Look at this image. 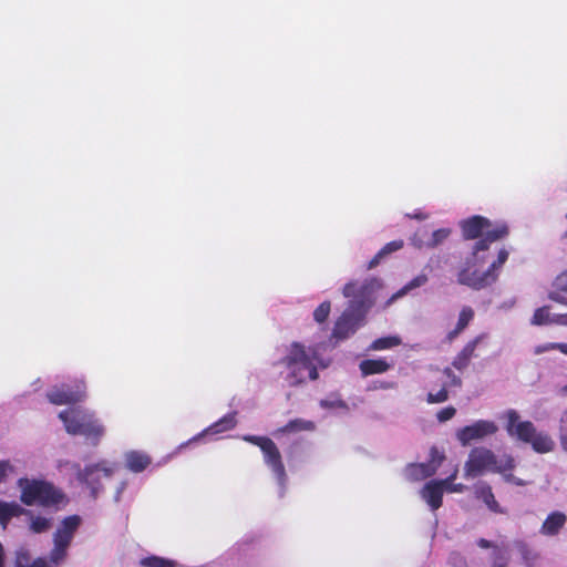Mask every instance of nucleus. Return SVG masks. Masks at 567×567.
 I'll list each match as a JSON object with an SVG mask.
<instances>
[{
	"label": "nucleus",
	"instance_id": "nucleus-26",
	"mask_svg": "<svg viewBox=\"0 0 567 567\" xmlns=\"http://www.w3.org/2000/svg\"><path fill=\"white\" fill-rule=\"evenodd\" d=\"M390 369V364L384 359H368L360 363V370L363 375L383 373Z\"/></svg>",
	"mask_w": 567,
	"mask_h": 567
},
{
	"label": "nucleus",
	"instance_id": "nucleus-25",
	"mask_svg": "<svg viewBox=\"0 0 567 567\" xmlns=\"http://www.w3.org/2000/svg\"><path fill=\"white\" fill-rule=\"evenodd\" d=\"M515 547L522 556V560L525 567H538L539 566V553L533 550L525 542H515Z\"/></svg>",
	"mask_w": 567,
	"mask_h": 567
},
{
	"label": "nucleus",
	"instance_id": "nucleus-10",
	"mask_svg": "<svg viewBox=\"0 0 567 567\" xmlns=\"http://www.w3.org/2000/svg\"><path fill=\"white\" fill-rule=\"evenodd\" d=\"M367 315H361L350 307L342 312L334 323L333 330L327 341H319L323 349L329 350L350 338L360 327L364 324Z\"/></svg>",
	"mask_w": 567,
	"mask_h": 567
},
{
	"label": "nucleus",
	"instance_id": "nucleus-51",
	"mask_svg": "<svg viewBox=\"0 0 567 567\" xmlns=\"http://www.w3.org/2000/svg\"><path fill=\"white\" fill-rule=\"evenodd\" d=\"M457 473H458V467L456 466V467L454 468V471L452 472V474H451V475H449V476H447L446 478H444V480H439V481H440L443 485H444V483H451V482H454V481H455V478H456V476H457Z\"/></svg>",
	"mask_w": 567,
	"mask_h": 567
},
{
	"label": "nucleus",
	"instance_id": "nucleus-17",
	"mask_svg": "<svg viewBox=\"0 0 567 567\" xmlns=\"http://www.w3.org/2000/svg\"><path fill=\"white\" fill-rule=\"evenodd\" d=\"M477 545L481 548H491V567H506L511 559L509 547L504 542L501 544L492 543L485 538H480Z\"/></svg>",
	"mask_w": 567,
	"mask_h": 567
},
{
	"label": "nucleus",
	"instance_id": "nucleus-5",
	"mask_svg": "<svg viewBox=\"0 0 567 567\" xmlns=\"http://www.w3.org/2000/svg\"><path fill=\"white\" fill-rule=\"evenodd\" d=\"M383 281L378 277H365L355 279L344 285L342 295L349 299L348 307L368 315L377 300V292L382 289Z\"/></svg>",
	"mask_w": 567,
	"mask_h": 567
},
{
	"label": "nucleus",
	"instance_id": "nucleus-46",
	"mask_svg": "<svg viewBox=\"0 0 567 567\" xmlns=\"http://www.w3.org/2000/svg\"><path fill=\"white\" fill-rule=\"evenodd\" d=\"M512 470H504L503 472H498L499 474L503 475V478L508 482V483H513L517 486H522L524 485V482L517 477H515L512 473H509Z\"/></svg>",
	"mask_w": 567,
	"mask_h": 567
},
{
	"label": "nucleus",
	"instance_id": "nucleus-49",
	"mask_svg": "<svg viewBox=\"0 0 567 567\" xmlns=\"http://www.w3.org/2000/svg\"><path fill=\"white\" fill-rule=\"evenodd\" d=\"M553 324L567 327V312L554 313Z\"/></svg>",
	"mask_w": 567,
	"mask_h": 567
},
{
	"label": "nucleus",
	"instance_id": "nucleus-13",
	"mask_svg": "<svg viewBox=\"0 0 567 567\" xmlns=\"http://www.w3.org/2000/svg\"><path fill=\"white\" fill-rule=\"evenodd\" d=\"M497 425L493 421L478 420L471 425L464 426L456 432V437L463 446L474 440H482L497 432Z\"/></svg>",
	"mask_w": 567,
	"mask_h": 567
},
{
	"label": "nucleus",
	"instance_id": "nucleus-11",
	"mask_svg": "<svg viewBox=\"0 0 567 567\" xmlns=\"http://www.w3.org/2000/svg\"><path fill=\"white\" fill-rule=\"evenodd\" d=\"M81 525V517L72 515L65 517L53 535V548L50 551V561L54 565L61 564L68 556V549Z\"/></svg>",
	"mask_w": 567,
	"mask_h": 567
},
{
	"label": "nucleus",
	"instance_id": "nucleus-40",
	"mask_svg": "<svg viewBox=\"0 0 567 567\" xmlns=\"http://www.w3.org/2000/svg\"><path fill=\"white\" fill-rule=\"evenodd\" d=\"M444 374L446 377V381H445V388L446 386H460L462 381H461V378L455 375L453 373V371L450 369V368H446L444 370Z\"/></svg>",
	"mask_w": 567,
	"mask_h": 567
},
{
	"label": "nucleus",
	"instance_id": "nucleus-29",
	"mask_svg": "<svg viewBox=\"0 0 567 567\" xmlns=\"http://www.w3.org/2000/svg\"><path fill=\"white\" fill-rule=\"evenodd\" d=\"M315 430V423L311 421L296 419L287 423L284 427L279 429L280 433H290L299 431H312Z\"/></svg>",
	"mask_w": 567,
	"mask_h": 567
},
{
	"label": "nucleus",
	"instance_id": "nucleus-52",
	"mask_svg": "<svg viewBox=\"0 0 567 567\" xmlns=\"http://www.w3.org/2000/svg\"><path fill=\"white\" fill-rule=\"evenodd\" d=\"M412 217L416 218V219H425V218H427V215H424L422 213H416Z\"/></svg>",
	"mask_w": 567,
	"mask_h": 567
},
{
	"label": "nucleus",
	"instance_id": "nucleus-30",
	"mask_svg": "<svg viewBox=\"0 0 567 567\" xmlns=\"http://www.w3.org/2000/svg\"><path fill=\"white\" fill-rule=\"evenodd\" d=\"M16 567H51L45 558H38L30 564V556L27 550H19L17 553Z\"/></svg>",
	"mask_w": 567,
	"mask_h": 567
},
{
	"label": "nucleus",
	"instance_id": "nucleus-12",
	"mask_svg": "<svg viewBox=\"0 0 567 567\" xmlns=\"http://www.w3.org/2000/svg\"><path fill=\"white\" fill-rule=\"evenodd\" d=\"M85 389L84 380L76 379L73 381V384H62L61 388L51 389L47 396L53 404H66L83 399Z\"/></svg>",
	"mask_w": 567,
	"mask_h": 567
},
{
	"label": "nucleus",
	"instance_id": "nucleus-43",
	"mask_svg": "<svg viewBox=\"0 0 567 567\" xmlns=\"http://www.w3.org/2000/svg\"><path fill=\"white\" fill-rule=\"evenodd\" d=\"M455 413L456 410L453 406L444 408L437 413V420L440 422L449 421L455 415Z\"/></svg>",
	"mask_w": 567,
	"mask_h": 567
},
{
	"label": "nucleus",
	"instance_id": "nucleus-19",
	"mask_svg": "<svg viewBox=\"0 0 567 567\" xmlns=\"http://www.w3.org/2000/svg\"><path fill=\"white\" fill-rule=\"evenodd\" d=\"M474 494L477 499H481L487 508L497 514H503L504 509L499 506L492 492V487L486 482H478L474 485Z\"/></svg>",
	"mask_w": 567,
	"mask_h": 567
},
{
	"label": "nucleus",
	"instance_id": "nucleus-36",
	"mask_svg": "<svg viewBox=\"0 0 567 567\" xmlns=\"http://www.w3.org/2000/svg\"><path fill=\"white\" fill-rule=\"evenodd\" d=\"M128 486L127 480H122L118 482V484L115 487V492L113 495L114 503L118 504L124 499V493L126 492Z\"/></svg>",
	"mask_w": 567,
	"mask_h": 567
},
{
	"label": "nucleus",
	"instance_id": "nucleus-22",
	"mask_svg": "<svg viewBox=\"0 0 567 567\" xmlns=\"http://www.w3.org/2000/svg\"><path fill=\"white\" fill-rule=\"evenodd\" d=\"M30 514L29 509L23 508L17 502L0 501V525L6 528L13 517Z\"/></svg>",
	"mask_w": 567,
	"mask_h": 567
},
{
	"label": "nucleus",
	"instance_id": "nucleus-47",
	"mask_svg": "<svg viewBox=\"0 0 567 567\" xmlns=\"http://www.w3.org/2000/svg\"><path fill=\"white\" fill-rule=\"evenodd\" d=\"M12 465L8 461H0V483L3 482L8 475L12 471Z\"/></svg>",
	"mask_w": 567,
	"mask_h": 567
},
{
	"label": "nucleus",
	"instance_id": "nucleus-37",
	"mask_svg": "<svg viewBox=\"0 0 567 567\" xmlns=\"http://www.w3.org/2000/svg\"><path fill=\"white\" fill-rule=\"evenodd\" d=\"M449 399V393L445 386H443L439 392L432 393L430 392L427 394V402L429 403H442L445 402Z\"/></svg>",
	"mask_w": 567,
	"mask_h": 567
},
{
	"label": "nucleus",
	"instance_id": "nucleus-53",
	"mask_svg": "<svg viewBox=\"0 0 567 567\" xmlns=\"http://www.w3.org/2000/svg\"><path fill=\"white\" fill-rule=\"evenodd\" d=\"M560 352L567 355V343L565 346H560Z\"/></svg>",
	"mask_w": 567,
	"mask_h": 567
},
{
	"label": "nucleus",
	"instance_id": "nucleus-2",
	"mask_svg": "<svg viewBox=\"0 0 567 567\" xmlns=\"http://www.w3.org/2000/svg\"><path fill=\"white\" fill-rule=\"evenodd\" d=\"M321 351H326L321 343L313 342L309 347L300 342H293L280 360L282 367L280 374L289 386H298L308 380L318 379V367L327 368L329 360L321 358Z\"/></svg>",
	"mask_w": 567,
	"mask_h": 567
},
{
	"label": "nucleus",
	"instance_id": "nucleus-7",
	"mask_svg": "<svg viewBox=\"0 0 567 567\" xmlns=\"http://www.w3.org/2000/svg\"><path fill=\"white\" fill-rule=\"evenodd\" d=\"M20 501L27 506H51L61 502L62 494L49 482L21 477L17 482Z\"/></svg>",
	"mask_w": 567,
	"mask_h": 567
},
{
	"label": "nucleus",
	"instance_id": "nucleus-42",
	"mask_svg": "<svg viewBox=\"0 0 567 567\" xmlns=\"http://www.w3.org/2000/svg\"><path fill=\"white\" fill-rule=\"evenodd\" d=\"M554 286L557 290L567 292V270L556 277Z\"/></svg>",
	"mask_w": 567,
	"mask_h": 567
},
{
	"label": "nucleus",
	"instance_id": "nucleus-50",
	"mask_svg": "<svg viewBox=\"0 0 567 567\" xmlns=\"http://www.w3.org/2000/svg\"><path fill=\"white\" fill-rule=\"evenodd\" d=\"M385 256L381 252V250L369 261L368 266H367V269H373L375 268L380 261L384 258Z\"/></svg>",
	"mask_w": 567,
	"mask_h": 567
},
{
	"label": "nucleus",
	"instance_id": "nucleus-28",
	"mask_svg": "<svg viewBox=\"0 0 567 567\" xmlns=\"http://www.w3.org/2000/svg\"><path fill=\"white\" fill-rule=\"evenodd\" d=\"M141 567H177V561L161 556H146L140 559Z\"/></svg>",
	"mask_w": 567,
	"mask_h": 567
},
{
	"label": "nucleus",
	"instance_id": "nucleus-32",
	"mask_svg": "<svg viewBox=\"0 0 567 567\" xmlns=\"http://www.w3.org/2000/svg\"><path fill=\"white\" fill-rule=\"evenodd\" d=\"M399 344H401V339L399 337L389 336V337H382V338L374 340L371 343L370 349L379 351V350L391 349Z\"/></svg>",
	"mask_w": 567,
	"mask_h": 567
},
{
	"label": "nucleus",
	"instance_id": "nucleus-9",
	"mask_svg": "<svg viewBox=\"0 0 567 567\" xmlns=\"http://www.w3.org/2000/svg\"><path fill=\"white\" fill-rule=\"evenodd\" d=\"M507 431L509 435L530 443L538 453L550 452L555 446L554 441L547 433L538 432L529 421H519V415L514 410L507 412Z\"/></svg>",
	"mask_w": 567,
	"mask_h": 567
},
{
	"label": "nucleus",
	"instance_id": "nucleus-44",
	"mask_svg": "<svg viewBox=\"0 0 567 567\" xmlns=\"http://www.w3.org/2000/svg\"><path fill=\"white\" fill-rule=\"evenodd\" d=\"M467 489V486L461 483H444V492L449 493H463Z\"/></svg>",
	"mask_w": 567,
	"mask_h": 567
},
{
	"label": "nucleus",
	"instance_id": "nucleus-45",
	"mask_svg": "<svg viewBox=\"0 0 567 567\" xmlns=\"http://www.w3.org/2000/svg\"><path fill=\"white\" fill-rule=\"evenodd\" d=\"M565 344L566 343L548 342V343L536 347L535 352L544 353L549 350H559L560 351V346H565Z\"/></svg>",
	"mask_w": 567,
	"mask_h": 567
},
{
	"label": "nucleus",
	"instance_id": "nucleus-48",
	"mask_svg": "<svg viewBox=\"0 0 567 567\" xmlns=\"http://www.w3.org/2000/svg\"><path fill=\"white\" fill-rule=\"evenodd\" d=\"M394 385L395 384L393 382L378 381V382H373V384H371L368 389L369 390L392 389V388H394Z\"/></svg>",
	"mask_w": 567,
	"mask_h": 567
},
{
	"label": "nucleus",
	"instance_id": "nucleus-39",
	"mask_svg": "<svg viewBox=\"0 0 567 567\" xmlns=\"http://www.w3.org/2000/svg\"><path fill=\"white\" fill-rule=\"evenodd\" d=\"M449 564L452 567H467V561H466L465 557L457 551L451 553V555L449 557Z\"/></svg>",
	"mask_w": 567,
	"mask_h": 567
},
{
	"label": "nucleus",
	"instance_id": "nucleus-56",
	"mask_svg": "<svg viewBox=\"0 0 567 567\" xmlns=\"http://www.w3.org/2000/svg\"><path fill=\"white\" fill-rule=\"evenodd\" d=\"M563 393L567 394V384L561 389Z\"/></svg>",
	"mask_w": 567,
	"mask_h": 567
},
{
	"label": "nucleus",
	"instance_id": "nucleus-18",
	"mask_svg": "<svg viewBox=\"0 0 567 567\" xmlns=\"http://www.w3.org/2000/svg\"><path fill=\"white\" fill-rule=\"evenodd\" d=\"M443 494L444 485L439 480L427 482L420 491L422 499L426 502L432 511L441 507Z\"/></svg>",
	"mask_w": 567,
	"mask_h": 567
},
{
	"label": "nucleus",
	"instance_id": "nucleus-34",
	"mask_svg": "<svg viewBox=\"0 0 567 567\" xmlns=\"http://www.w3.org/2000/svg\"><path fill=\"white\" fill-rule=\"evenodd\" d=\"M331 311V303L330 301L326 300L321 302L313 311V319L318 323H323Z\"/></svg>",
	"mask_w": 567,
	"mask_h": 567
},
{
	"label": "nucleus",
	"instance_id": "nucleus-33",
	"mask_svg": "<svg viewBox=\"0 0 567 567\" xmlns=\"http://www.w3.org/2000/svg\"><path fill=\"white\" fill-rule=\"evenodd\" d=\"M30 529L34 533H43L51 526V520L43 516H34L30 512Z\"/></svg>",
	"mask_w": 567,
	"mask_h": 567
},
{
	"label": "nucleus",
	"instance_id": "nucleus-15",
	"mask_svg": "<svg viewBox=\"0 0 567 567\" xmlns=\"http://www.w3.org/2000/svg\"><path fill=\"white\" fill-rule=\"evenodd\" d=\"M451 235L450 228H440L429 234L426 229H419L411 238L416 248H435L444 243Z\"/></svg>",
	"mask_w": 567,
	"mask_h": 567
},
{
	"label": "nucleus",
	"instance_id": "nucleus-38",
	"mask_svg": "<svg viewBox=\"0 0 567 567\" xmlns=\"http://www.w3.org/2000/svg\"><path fill=\"white\" fill-rule=\"evenodd\" d=\"M560 442L565 451H567V409L564 411L560 419Z\"/></svg>",
	"mask_w": 567,
	"mask_h": 567
},
{
	"label": "nucleus",
	"instance_id": "nucleus-57",
	"mask_svg": "<svg viewBox=\"0 0 567 567\" xmlns=\"http://www.w3.org/2000/svg\"><path fill=\"white\" fill-rule=\"evenodd\" d=\"M566 219H567V213H566Z\"/></svg>",
	"mask_w": 567,
	"mask_h": 567
},
{
	"label": "nucleus",
	"instance_id": "nucleus-41",
	"mask_svg": "<svg viewBox=\"0 0 567 567\" xmlns=\"http://www.w3.org/2000/svg\"><path fill=\"white\" fill-rule=\"evenodd\" d=\"M403 247V241L402 240H393V241H390L382 249H381V252L386 256L391 252H394L396 250H400L401 248Z\"/></svg>",
	"mask_w": 567,
	"mask_h": 567
},
{
	"label": "nucleus",
	"instance_id": "nucleus-1",
	"mask_svg": "<svg viewBox=\"0 0 567 567\" xmlns=\"http://www.w3.org/2000/svg\"><path fill=\"white\" fill-rule=\"evenodd\" d=\"M460 226L465 238L474 239L480 236H483V238L475 244L471 257L460 269L457 282L474 290H482L496 282L502 267L508 259V251L499 250L497 259L485 271L480 272L476 268L485 262V252L489 245L508 234V227L505 223L492 226L491 221L482 216H472L464 219L460 223Z\"/></svg>",
	"mask_w": 567,
	"mask_h": 567
},
{
	"label": "nucleus",
	"instance_id": "nucleus-55",
	"mask_svg": "<svg viewBox=\"0 0 567 567\" xmlns=\"http://www.w3.org/2000/svg\"><path fill=\"white\" fill-rule=\"evenodd\" d=\"M561 238L563 239H567V229L564 231V234L561 235Z\"/></svg>",
	"mask_w": 567,
	"mask_h": 567
},
{
	"label": "nucleus",
	"instance_id": "nucleus-23",
	"mask_svg": "<svg viewBox=\"0 0 567 567\" xmlns=\"http://www.w3.org/2000/svg\"><path fill=\"white\" fill-rule=\"evenodd\" d=\"M567 517L561 512H553L550 513L540 527V533L546 536H554L559 533V530L566 524Z\"/></svg>",
	"mask_w": 567,
	"mask_h": 567
},
{
	"label": "nucleus",
	"instance_id": "nucleus-4",
	"mask_svg": "<svg viewBox=\"0 0 567 567\" xmlns=\"http://www.w3.org/2000/svg\"><path fill=\"white\" fill-rule=\"evenodd\" d=\"M59 419L69 434L82 435L93 445H97L105 434L103 423L93 412L82 406H70L61 411Z\"/></svg>",
	"mask_w": 567,
	"mask_h": 567
},
{
	"label": "nucleus",
	"instance_id": "nucleus-35",
	"mask_svg": "<svg viewBox=\"0 0 567 567\" xmlns=\"http://www.w3.org/2000/svg\"><path fill=\"white\" fill-rule=\"evenodd\" d=\"M320 406L323 409H342L348 410L347 403L341 400L337 394H332L320 401Z\"/></svg>",
	"mask_w": 567,
	"mask_h": 567
},
{
	"label": "nucleus",
	"instance_id": "nucleus-16",
	"mask_svg": "<svg viewBox=\"0 0 567 567\" xmlns=\"http://www.w3.org/2000/svg\"><path fill=\"white\" fill-rule=\"evenodd\" d=\"M236 423H237L236 413L235 412L228 413V414L224 415L221 419H219L218 421H216L215 423H213L212 425H209L208 427H206L205 430H203L197 435L193 436L187 442L181 444L178 449L182 450L192 443L198 442L206 435L219 434V433L229 431L236 426Z\"/></svg>",
	"mask_w": 567,
	"mask_h": 567
},
{
	"label": "nucleus",
	"instance_id": "nucleus-8",
	"mask_svg": "<svg viewBox=\"0 0 567 567\" xmlns=\"http://www.w3.org/2000/svg\"><path fill=\"white\" fill-rule=\"evenodd\" d=\"M243 439L260 447L264 463L278 485L279 496L282 497L287 491L288 476L277 445L272 440L265 436L245 435Z\"/></svg>",
	"mask_w": 567,
	"mask_h": 567
},
{
	"label": "nucleus",
	"instance_id": "nucleus-3",
	"mask_svg": "<svg viewBox=\"0 0 567 567\" xmlns=\"http://www.w3.org/2000/svg\"><path fill=\"white\" fill-rule=\"evenodd\" d=\"M58 468L61 473L74 474L76 480L90 491L91 496L97 498L104 492L103 480L111 478L117 471L118 465L109 460H101L81 468L80 464L75 462L60 460Z\"/></svg>",
	"mask_w": 567,
	"mask_h": 567
},
{
	"label": "nucleus",
	"instance_id": "nucleus-6",
	"mask_svg": "<svg viewBox=\"0 0 567 567\" xmlns=\"http://www.w3.org/2000/svg\"><path fill=\"white\" fill-rule=\"evenodd\" d=\"M514 467L515 461L511 455H496L488 449L475 447L471 451L465 463L464 476L466 478H474L484 472H503Z\"/></svg>",
	"mask_w": 567,
	"mask_h": 567
},
{
	"label": "nucleus",
	"instance_id": "nucleus-31",
	"mask_svg": "<svg viewBox=\"0 0 567 567\" xmlns=\"http://www.w3.org/2000/svg\"><path fill=\"white\" fill-rule=\"evenodd\" d=\"M554 313L549 311L548 307H540L535 310L530 323L533 326L553 324Z\"/></svg>",
	"mask_w": 567,
	"mask_h": 567
},
{
	"label": "nucleus",
	"instance_id": "nucleus-21",
	"mask_svg": "<svg viewBox=\"0 0 567 567\" xmlns=\"http://www.w3.org/2000/svg\"><path fill=\"white\" fill-rule=\"evenodd\" d=\"M485 338V334H480L470 342L465 344V347L461 350V352L454 358L452 365L462 371L464 370L472 357L474 355V351L477 348L478 343L482 342V340Z\"/></svg>",
	"mask_w": 567,
	"mask_h": 567
},
{
	"label": "nucleus",
	"instance_id": "nucleus-24",
	"mask_svg": "<svg viewBox=\"0 0 567 567\" xmlns=\"http://www.w3.org/2000/svg\"><path fill=\"white\" fill-rule=\"evenodd\" d=\"M429 281V277L426 274H420L416 277H414L412 280L406 282L400 290H398L395 293H393L388 301L385 302L384 307H390L394 301L398 299L406 296L411 291H413L416 288H420L424 285H426Z\"/></svg>",
	"mask_w": 567,
	"mask_h": 567
},
{
	"label": "nucleus",
	"instance_id": "nucleus-14",
	"mask_svg": "<svg viewBox=\"0 0 567 567\" xmlns=\"http://www.w3.org/2000/svg\"><path fill=\"white\" fill-rule=\"evenodd\" d=\"M444 456L436 449L431 450V460L427 463L411 464L405 468V477L410 481H420L432 476L437 471Z\"/></svg>",
	"mask_w": 567,
	"mask_h": 567
},
{
	"label": "nucleus",
	"instance_id": "nucleus-54",
	"mask_svg": "<svg viewBox=\"0 0 567 567\" xmlns=\"http://www.w3.org/2000/svg\"><path fill=\"white\" fill-rule=\"evenodd\" d=\"M550 298H551L553 300L559 301V299H558V297H557V295H556V293H551V295H550Z\"/></svg>",
	"mask_w": 567,
	"mask_h": 567
},
{
	"label": "nucleus",
	"instance_id": "nucleus-20",
	"mask_svg": "<svg viewBox=\"0 0 567 567\" xmlns=\"http://www.w3.org/2000/svg\"><path fill=\"white\" fill-rule=\"evenodd\" d=\"M125 466L133 473H141L151 464V456L143 451H128L124 454Z\"/></svg>",
	"mask_w": 567,
	"mask_h": 567
},
{
	"label": "nucleus",
	"instance_id": "nucleus-27",
	"mask_svg": "<svg viewBox=\"0 0 567 567\" xmlns=\"http://www.w3.org/2000/svg\"><path fill=\"white\" fill-rule=\"evenodd\" d=\"M473 318H474V310L467 306L463 307L458 315V320H457L456 327L454 330L449 332L447 338L450 340H453L455 337H457L468 326V323L473 320Z\"/></svg>",
	"mask_w": 567,
	"mask_h": 567
}]
</instances>
